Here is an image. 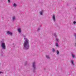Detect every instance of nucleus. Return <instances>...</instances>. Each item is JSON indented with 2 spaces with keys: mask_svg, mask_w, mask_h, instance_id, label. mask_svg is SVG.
I'll return each mask as SVG.
<instances>
[{
  "mask_svg": "<svg viewBox=\"0 0 76 76\" xmlns=\"http://www.w3.org/2000/svg\"><path fill=\"white\" fill-rule=\"evenodd\" d=\"M24 47L25 48H29V41L27 39H26L24 42Z\"/></svg>",
  "mask_w": 76,
  "mask_h": 76,
  "instance_id": "f257e3e1",
  "label": "nucleus"
},
{
  "mask_svg": "<svg viewBox=\"0 0 76 76\" xmlns=\"http://www.w3.org/2000/svg\"><path fill=\"white\" fill-rule=\"evenodd\" d=\"M1 47L4 49H5V48H6V45H5V44H4V43L3 42L1 43Z\"/></svg>",
  "mask_w": 76,
  "mask_h": 76,
  "instance_id": "f03ea898",
  "label": "nucleus"
},
{
  "mask_svg": "<svg viewBox=\"0 0 76 76\" xmlns=\"http://www.w3.org/2000/svg\"><path fill=\"white\" fill-rule=\"evenodd\" d=\"M35 62H34L33 63V67L34 69H35Z\"/></svg>",
  "mask_w": 76,
  "mask_h": 76,
  "instance_id": "7ed1b4c3",
  "label": "nucleus"
},
{
  "mask_svg": "<svg viewBox=\"0 0 76 76\" xmlns=\"http://www.w3.org/2000/svg\"><path fill=\"white\" fill-rule=\"evenodd\" d=\"M7 34L8 35L10 34V35H12V33L10 32L9 31L7 32Z\"/></svg>",
  "mask_w": 76,
  "mask_h": 76,
  "instance_id": "20e7f679",
  "label": "nucleus"
},
{
  "mask_svg": "<svg viewBox=\"0 0 76 76\" xmlns=\"http://www.w3.org/2000/svg\"><path fill=\"white\" fill-rule=\"evenodd\" d=\"M18 31L20 33V32H21V29H20V28H18Z\"/></svg>",
  "mask_w": 76,
  "mask_h": 76,
  "instance_id": "39448f33",
  "label": "nucleus"
},
{
  "mask_svg": "<svg viewBox=\"0 0 76 76\" xmlns=\"http://www.w3.org/2000/svg\"><path fill=\"white\" fill-rule=\"evenodd\" d=\"M53 20H55V15H54L53 16Z\"/></svg>",
  "mask_w": 76,
  "mask_h": 76,
  "instance_id": "423d86ee",
  "label": "nucleus"
},
{
  "mask_svg": "<svg viewBox=\"0 0 76 76\" xmlns=\"http://www.w3.org/2000/svg\"><path fill=\"white\" fill-rule=\"evenodd\" d=\"M44 12V11H41L40 13V15H42V12Z\"/></svg>",
  "mask_w": 76,
  "mask_h": 76,
  "instance_id": "0eeeda50",
  "label": "nucleus"
},
{
  "mask_svg": "<svg viewBox=\"0 0 76 76\" xmlns=\"http://www.w3.org/2000/svg\"><path fill=\"white\" fill-rule=\"evenodd\" d=\"M13 6L14 7H16V4H14L13 5Z\"/></svg>",
  "mask_w": 76,
  "mask_h": 76,
  "instance_id": "6e6552de",
  "label": "nucleus"
},
{
  "mask_svg": "<svg viewBox=\"0 0 76 76\" xmlns=\"http://www.w3.org/2000/svg\"><path fill=\"white\" fill-rule=\"evenodd\" d=\"M72 57L73 58H74V57H75V55L73 54H72Z\"/></svg>",
  "mask_w": 76,
  "mask_h": 76,
  "instance_id": "1a4fd4ad",
  "label": "nucleus"
},
{
  "mask_svg": "<svg viewBox=\"0 0 76 76\" xmlns=\"http://www.w3.org/2000/svg\"><path fill=\"white\" fill-rule=\"evenodd\" d=\"M71 62L72 63V64H73V65H74V64H73V61H72Z\"/></svg>",
  "mask_w": 76,
  "mask_h": 76,
  "instance_id": "9d476101",
  "label": "nucleus"
},
{
  "mask_svg": "<svg viewBox=\"0 0 76 76\" xmlns=\"http://www.w3.org/2000/svg\"><path fill=\"white\" fill-rule=\"evenodd\" d=\"M46 57L47 58H50V57L48 56V55L46 56Z\"/></svg>",
  "mask_w": 76,
  "mask_h": 76,
  "instance_id": "9b49d317",
  "label": "nucleus"
},
{
  "mask_svg": "<svg viewBox=\"0 0 76 76\" xmlns=\"http://www.w3.org/2000/svg\"><path fill=\"white\" fill-rule=\"evenodd\" d=\"M15 19V16L13 17V20H14Z\"/></svg>",
  "mask_w": 76,
  "mask_h": 76,
  "instance_id": "f8f14e48",
  "label": "nucleus"
},
{
  "mask_svg": "<svg viewBox=\"0 0 76 76\" xmlns=\"http://www.w3.org/2000/svg\"><path fill=\"white\" fill-rule=\"evenodd\" d=\"M56 47H58V43H56Z\"/></svg>",
  "mask_w": 76,
  "mask_h": 76,
  "instance_id": "ddd939ff",
  "label": "nucleus"
},
{
  "mask_svg": "<svg viewBox=\"0 0 76 76\" xmlns=\"http://www.w3.org/2000/svg\"><path fill=\"white\" fill-rule=\"evenodd\" d=\"M57 54H59V51H58L57 50Z\"/></svg>",
  "mask_w": 76,
  "mask_h": 76,
  "instance_id": "4468645a",
  "label": "nucleus"
},
{
  "mask_svg": "<svg viewBox=\"0 0 76 76\" xmlns=\"http://www.w3.org/2000/svg\"><path fill=\"white\" fill-rule=\"evenodd\" d=\"M53 51H55V49H53Z\"/></svg>",
  "mask_w": 76,
  "mask_h": 76,
  "instance_id": "2eb2a0df",
  "label": "nucleus"
},
{
  "mask_svg": "<svg viewBox=\"0 0 76 76\" xmlns=\"http://www.w3.org/2000/svg\"><path fill=\"white\" fill-rule=\"evenodd\" d=\"M54 35L55 37H57V35H56V34H54Z\"/></svg>",
  "mask_w": 76,
  "mask_h": 76,
  "instance_id": "dca6fc26",
  "label": "nucleus"
},
{
  "mask_svg": "<svg viewBox=\"0 0 76 76\" xmlns=\"http://www.w3.org/2000/svg\"><path fill=\"white\" fill-rule=\"evenodd\" d=\"M8 0L9 3H10V0Z\"/></svg>",
  "mask_w": 76,
  "mask_h": 76,
  "instance_id": "f3484780",
  "label": "nucleus"
},
{
  "mask_svg": "<svg viewBox=\"0 0 76 76\" xmlns=\"http://www.w3.org/2000/svg\"><path fill=\"white\" fill-rule=\"evenodd\" d=\"M74 23L75 24V23H76V22L74 21Z\"/></svg>",
  "mask_w": 76,
  "mask_h": 76,
  "instance_id": "a211bd4d",
  "label": "nucleus"
},
{
  "mask_svg": "<svg viewBox=\"0 0 76 76\" xmlns=\"http://www.w3.org/2000/svg\"><path fill=\"white\" fill-rule=\"evenodd\" d=\"M40 29L39 28H38V31H39V30Z\"/></svg>",
  "mask_w": 76,
  "mask_h": 76,
  "instance_id": "6ab92c4d",
  "label": "nucleus"
},
{
  "mask_svg": "<svg viewBox=\"0 0 76 76\" xmlns=\"http://www.w3.org/2000/svg\"><path fill=\"white\" fill-rule=\"evenodd\" d=\"M56 41H58V39H56Z\"/></svg>",
  "mask_w": 76,
  "mask_h": 76,
  "instance_id": "aec40b11",
  "label": "nucleus"
},
{
  "mask_svg": "<svg viewBox=\"0 0 76 76\" xmlns=\"http://www.w3.org/2000/svg\"><path fill=\"white\" fill-rule=\"evenodd\" d=\"M2 73V72H1L0 71V73Z\"/></svg>",
  "mask_w": 76,
  "mask_h": 76,
  "instance_id": "412c9836",
  "label": "nucleus"
},
{
  "mask_svg": "<svg viewBox=\"0 0 76 76\" xmlns=\"http://www.w3.org/2000/svg\"><path fill=\"white\" fill-rule=\"evenodd\" d=\"M75 47H76V44L75 43Z\"/></svg>",
  "mask_w": 76,
  "mask_h": 76,
  "instance_id": "4be33fe9",
  "label": "nucleus"
},
{
  "mask_svg": "<svg viewBox=\"0 0 76 76\" xmlns=\"http://www.w3.org/2000/svg\"><path fill=\"white\" fill-rule=\"evenodd\" d=\"M24 39H25V38H24Z\"/></svg>",
  "mask_w": 76,
  "mask_h": 76,
  "instance_id": "5701e85b",
  "label": "nucleus"
}]
</instances>
